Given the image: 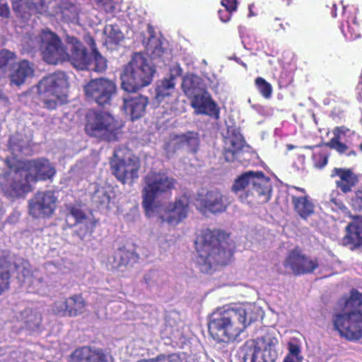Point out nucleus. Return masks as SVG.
<instances>
[{
	"mask_svg": "<svg viewBox=\"0 0 362 362\" xmlns=\"http://www.w3.org/2000/svg\"><path fill=\"white\" fill-rule=\"evenodd\" d=\"M194 245L197 262L203 272H208L214 264H228L235 248L229 234L217 228H202L197 232Z\"/></svg>",
	"mask_w": 362,
	"mask_h": 362,
	"instance_id": "f257e3e1",
	"label": "nucleus"
},
{
	"mask_svg": "<svg viewBox=\"0 0 362 362\" xmlns=\"http://www.w3.org/2000/svg\"><path fill=\"white\" fill-rule=\"evenodd\" d=\"M256 320L251 308L225 305L217 308L209 317V332L218 342L234 341Z\"/></svg>",
	"mask_w": 362,
	"mask_h": 362,
	"instance_id": "f03ea898",
	"label": "nucleus"
},
{
	"mask_svg": "<svg viewBox=\"0 0 362 362\" xmlns=\"http://www.w3.org/2000/svg\"><path fill=\"white\" fill-rule=\"evenodd\" d=\"M250 185V189L240 197L242 202L256 204L270 199L272 190L271 180L262 171L250 170L242 173L234 180L231 189L238 193Z\"/></svg>",
	"mask_w": 362,
	"mask_h": 362,
	"instance_id": "7ed1b4c3",
	"label": "nucleus"
},
{
	"mask_svg": "<svg viewBox=\"0 0 362 362\" xmlns=\"http://www.w3.org/2000/svg\"><path fill=\"white\" fill-rule=\"evenodd\" d=\"M156 67L141 53L136 52L120 75L121 87L128 93H135L153 81Z\"/></svg>",
	"mask_w": 362,
	"mask_h": 362,
	"instance_id": "20e7f679",
	"label": "nucleus"
},
{
	"mask_svg": "<svg viewBox=\"0 0 362 362\" xmlns=\"http://www.w3.org/2000/svg\"><path fill=\"white\" fill-rule=\"evenodd\" d=\"M361 302L362 294L352 291L346 301V310L334 316V327L341 337L348 339H358L362 337V313L357 309Z\"/></svg>",
	"mask_w": 362,
	"mask_h": 362,
	"instance_id": "39448f33",
	"label": "nucleus"
},
{
	"mask_svg": "<svg viewBox=\"0 0 362 362\" xmlns=\"http://www.w3.org/2000/svg\"><path fill=\"white\" fill-rule=\"evenodd\" d=\"M86 119L84 129L88 136L108 142L118 140L122 125L109 112L91 109Z\"/></svg>",
	"mask_w": 362,
	"mask_h": 362,
	"instance_id": "423d86ee",
	"label": "nucleus"
},
{
	"mask_svg": "<svg viewBox=\"0 0 362 362\" xmlns=\"http://www.w3.org/2000/svg\"><path fill=\"white\" fill-rule=\"evenodd\" d=\"M68 86L64 72L56 71L42 77L36 85L37 95L47 110H55L66 99L65 89Z\"/></svg>",
	"mask_w": 362,
	"mask_h": 362,
	"instance_id": "0eeeda50",
	"label": "nucleus"
},
{
	"mask_svg": "<svg viewBox=\"0 0 362 362\" xmlns=\"http://www.w3.org/2000/svg\"><path fill=\"white\" fill-rule=\"evenodd\" d=\"M145 182L142 206L146 215L153 216L158 209L155 203L156 198L170 192L175 187L176 180L163 173H150L146 176Z\"/></svg>",
	"mask_w": 362,
	"mask_h": 362,
	"instance_id": "6e6552de",
	"label": "nucleus"
},
{
	"mask_svg": "<svg viewBox=\"0 0 362 362\" xmlns=\"http://www.w3.org/2000/svg\"><path fill=\"white\" fill-rule=\"evenodd\" d=\"M278 339L270 333L247 341L241 348L244 362H275Z\"/></svg>",
	"mask_w": 362,
	"mask_h": 362,
	"instance_id": "1a4fd4ad",
	"label": "nucleus"
},
{
	"mask_svg": "<svg viewBox=\"0 0 362 362\" xmlns=\"http://www.w3.org/2000/svg\"><path fill=\"white\" fill-rule=\"evenodd\" d=\"M83 91L86 101L105 107L111 104L116 95L117 86L115 80L99 77L90 80L83 86Z\"/></svg>",
	"mask_w": 362,
	"mask_h": 362,
	"instance_id": "9d476101",
	"label": "nucleus"
},
{
	"mask_svg": "<svg viewBox=\"0 0 362 362\" xmlns=\"http://www.w3.org/2000/svg\"><path fill=\"white\" fill-rule=\"evenodd\" d=\"M122 149L115 150L110 161L112 175L122 184L127 183L128 180L133 182L139 177L140 161L128 151L122 153Z\"/></svg>",
	"mask_w": 362,
	"mask_h": 362,
	"instance_id": "9b49d317",
	"label": "nucleus"
},
{
	"mask_svg": "<svg viewBox=\"0 0 362 362\" xmlns=\"http://www.w3.org/2000/svg\"><path fill=\"white\" fill-rule=\"evenodd\" d=\"M39 37V49L47 63L57 64L65 62L67 52L62 40L56 33L49 30H43Z\"/></svg>",
	"mask_w": 362,
	"mask_h": 362,
	"instance_id": "f8f14e48",
	"label": "nucleus"
},
{
	"mask_svg": "<svg viewBox=\"0 0 362 362\" xmlns=\"http://www.w3.org/2000/svg\"><path fill=\"white\" fill-rule=\"evenodd\" d=\"M230 205L229 197L218 189L199 192L196 198V206L203 214H223Z\"/></svg>",
	"mask_w": 362,
	"mask_h": 362,
	"instance_id": "ddd939ff",
	"label": "nucleus"
},
{
	"mask_svg": "<svg viewBox=\"0 0 362 362\" xmlns=\"http://www.w3.org/2000/svg\"><path fill=\"white\" fill-rule=\"evenodd\" d=\"M28 181L20 172H6L0 176V189L6 197L15 200L32 191Z\"/></svg>",
	"mask_w": 362,
	"mask_h": 362,
	"instance_id": "4468645a",
	"label": "nucleus"
},
{
	"mask_svg": "<svg viewBox=\"0 0 362 362\" xmlns=\"http://www.w3.org/2000/svg\"><path fill=\"white\" fill-rule=\"evenodd\" d=\"M21 168L27 173L26 178L35 182L50 180L56 174L49 160L44 158L23 161Z\"/></svg>",
	"mask_w": 362,
	"mask_h": 362,
	"instance_id": "2eb2a0df",
	"label": "nucleus"
},
{
	"mask_svg": "<svg viewBox=\"0 0 362 362\" xmlns=\"http://www.w3.org/2000/svg\"><path fill=\"white\" fill-rule=\"evenodd\" d=\"M283 265L295 275H301L313 272L318 267V262L305 256L298 247H296L288 251Z\"/></svg>",
	"mask_w": 362,
	"mask_h": 362,
	"instance_id": "dca6fc26",
	"label": "nucleus"
},
{
	"mask_svg": "<svg viewBox=\"0 0 362 362\" xmlns=\"http://www.w3.org/2000/svg\"><path fill=\"white\" fill-rule=\"evenodd\" d=\"M189 199L186 194L177 197L174 202L168 204L166 209L161 210L159 217L162 223L169 225H177L188 215Z\"/></svg>",
	"mask_w": 362,
	"mask_h": 362,
	"instance_id": "f3484780",
	"label": "nucleus"
},
{
	"mask_svg": "<svg viewBox=\"0 0 362 362\" xmlns=\"http://www.w3.org/2000/svg\"><path fill=\"white\" fill-rule=\"evenodd\" d=\"M57 200L53 191L37 192L29 202L30 214L35 218L49 216L55 210Z\"/></svg>",
	"mask_w": 362,
	"mask_h": 362,
	"instance_id": "a211bd4d",
	"label": "nucleus"
},
{
	"mask_svg": "<svg viewBox=\"0 0 362 362\" xmlns=\"http://www.w3.org/2000/svg\"><path fill=\"white\" fill-rule=\"evenodd\" d=\"M139 257L136 252V245L130 240L124 243H119L114 255L108 259V265L112 269H119L129 264L135 263Z\"/></svg>",
	"mask_w": 362,
	"mask_h": 362,
	"instance_id": "6ab92c4d",
	"label": "nucleus"
},
{
	"mask_svg": "<svg viewBox=\"0 0 362 362\" xmlns=\"http://www.w3.org/2000/svg\"><path fill=\"white\" fill-rule=\"evenodd\" d=\"M199 146V136L197 132L188 131L176 134L167 144L166 151L174 154L180 150L185 149L189 153H196Z\"/></svg>",
	"mask_w": 362,
	"mask_h": 362,
	"instance_id": "aec40b11",
	"label": "nucleus"
},
{
	"mask_svg": "<svg viewBox=\"0 0 362 362\" xmlns=\"http://www.w3.org/2000/svg\"><path fill=\"white\" fill-rule=\"evenodd\" d=\"M330 177L338 178L335 181V186L344 194L351 192L359 182L358 175L351 168H334L331 171Z\"/></svg>",
	"mask_w": 362,
	"mask_h": 362,
	"instance_id": "412c9836",
	"label": "nucleus"
},
{
	"mask_svg": "<svg viewBox=\"0 0 362 362\" xmlns=\"http://www.w3.org/2000/svg\"><path fill=\"white\" fill-rule=\"evenodd\" d=\"M71 48L65 61L70 62L74 67L81 70L88 68L90 55L86 47L76 37L70 39Z\"/></svg>",
	"mask_w": 362,
	"mask_h": 362,
	"instance_id": "4be33fe9",
	"label": "nucleus"
},
{
	"mask_svg": "<svg viewBox=\"0 0 362 362\" xmlns=\"http://www.w3.org/2000/svg\"><path fill=\"white\" fill-rule=\"evenodd\" d=\"M191 105L197 115H208L216 119L219 118V107L207 92L194 95Z\"/></svg>",
	"mask_w": 362,
	"mask_h": 362,
	"instance_id": "5701e85b",
	"label": "nucleus"
},
{
	"mask_svg": "<svg viewBox=\"0 0 362 362\" xmlns=\"http://www.w3.org/2000/svg\"><path fill=\"white\" fill-rule=\"evenodd\" d=\"M35 64L33 62L27 59L20 60L13 66L9 75L11 85L21 86L35 76Z\"/></svg>",
	"mask_w": 362,
	"mask_h": 362,
	"instance_id": "b1692460",
	"label": "nucleus"
},
{
	"mask_svg": "<svg viewBox=\"0 0 362 362\" xmlns=\"http://www.w3.org/2000/svg\"><path fill=\"white\" fill-rule=\"evenodd\" d=\"M175 78L176 76L170 74L157 83L155 98L158 103L169 104L175 99Z\"/></svg>",
	"mask_w": 362,
	"mask_h": 362,
	"instance_id": "393cba45",
	"label": "nucleus"
},
{
	"mask_svg": "<svg viewBox=\"0 0 362 362\" xmlns=\"http://www.w3.org/2000/svg\"><path fill=\"white\" fill-rule=\"evenodd\" d=\"M148 99L144 95L129 97L123 99V109L129 114L132 120L141 117L146 111Z\"/></svg>",
	"mask_w": 362,
	"mask_h": 362,
	"instance_id": "a878e982",
	"label": "nucleus"
},
{
	"mask_svg": "<svg viewBox=\"0 0 362 362\" xmlns=\"http://www.w3.org/2000/svg\"><path fill=\"white\" fill-rule=\"evenodd\" d=\"M177 313L171 312L165 317V327L163 334L172 340L177 341L183 338V325L181 321H177Z\"/></svg>",
	"mask_w": 362,
	"mask_h": 362,
	"instance_id": "bb28decb",
	"label": "nucleus"
},
{
	"mask_svg": "<svg viewBox=\"0 0 362 362\" xmlns=\"http://www.w3.org/2000/svg\"><path fill=\"white\" fill-rule=\"evenodd\" d=\"M244 139L240 134H234L226 139L223 156L226 162H233L238 159L244 146Z\"/></svg>",
	"mask_w": 362,
	"mask_h": 362,
	"instance_id": "cd10ccee",
	"label": "nucleus"
},
{
	"mask_svg": "<svg viewBox=\"0 0 362 362\" xmlns=\"http://www.w3.org/2000/svg\"><path fill=\"white\" fill-rule=\"evenodd\" d=\"M57 8V14L60 15L63 22L69 23L78 21L80 10L71 0H60Z\"/></svg>",
	"mask_w": 362,
	"mask_h": 362,
	"instance_id": "c85d7f7f",
	"label": "nucleus"
},
{
	"mask_svg": "<svg viewBox=\"0 0 362 362\" xmlns=\"http://www.w3.org/2000/svg\"><path fill=\"white\" fill-rule=\"evenodd\" d=\"M291 202L294 211L304 219L314 213V204L308 194L292 196Z\"/></svg>",
	"mask_w": 362,
	"mask_h": 362,
	"instance_id": "c756f323",
	"label": "nucleus"
},
{
	"mask_svg": "<svg viewBox=\"0 0 362 362\" xmlns=\"http://www.w3.org/2000/svg\"><path fill=\"white\" fill-rule=\"evenodd\" d=\"M88 40L92 54L90 55L88 68H86V70L103 72L107 68V60L98 50L94 39L90 37Z\"/></svg>",
	"mask_w": 362,
	"mask_h": 362,
	"instance_id": "7c9ffc66",
	"label": "nucleus"
},
{
	"mask_svg": "<svg viewBox=\"0 0 362 362\" xmlns=\"http://www.w3.org/2000/svg\"><path fill=\"white\" fill-rule=\"evenodd\" d=\"M341 244L351 250L362 248V228H346Z\"/></svg>",
	"mask_w": 362,
	"mask_h": 362,
	"instance_id": "2f4dec72",
	"label": "nucleus"
},
{
	"mask_svg": "<svg viewBox=\"0 0 362 362\" xmlns=\"http://www.w3.org/2000/svg\"><path fill=\"white\" fill-rule=\"evenodd\" d=\"M6 255L7 252L0 250V294L9 286L11 264Z\"/></svg>",
	"mask_w": 362,
	"mask_h": 362,
	"instance_id": "473e14b6",
	"label": "nucleus"
},
{
	"mask_svg": "<svg viewBox=\"0 0 362 362\" xmlns=\"http://www.w3.org/2000/svg\"><path fill=\"white\" fill-rule=\"evenodd\" d=\"M201 78L194 74H187L182 78V90L187 97L196 95L200 88Z\"/></svg>",
	"mask_w": 362,
	"mask_h": 362,
	"instance_id": "72a5a7b5",
	"label": "nucleus"
},
{
	"mask_svg": "<svg viewBox=\"0 0 362 362\" xmlns=\"http://www.w3.org/2000/svg\"><path fill=\"white\" fill-rule=\"evenodd\" d=\"M91 200L94 206L98 209H108L111 197L105 187H98L93 192Z\"/></svg>",
	"mask_w": 362,
	"mask_h": 362,
	"instance_id": "f704fd0d",
	"label": "nucleus"
},
{
	"mask_svg": "<svg viewBox=\"0 0 362 362\" xmlns=\"http://www.w3.org/2000/svg\"><path fill=\"white\" fill-rule=\"evenodd\" d=\"M73 218L75 220L74 224H83V225H95L96 221L93 222L91 218L86 215L85 212L78 206L71 205L68 207V213L66 218Z\"/></svg>",
	"mask_w": 362,
	"mask_h": 362,
	"instance_id": "c9c22d12",
	"label": "nucleus"
},
{
	"mask_svg": "<svg viewBox=\"0 0 362 362\" xmlns=\"http://www.w3.org/2000/svg\"><path fill=\"white\" fill-rule=\"evenodd\" d=\"M68 304V316L75 317L84 312L86 303L80 295H74L66 299Z\"/></svg>",
	"mask_w": 362,
	"mask_h": 362,
	"instance_id": "e433bc0d",
	"label": "nucleus"
},
{
	"mask_svg": "<svg viewBox=\"0 0 362 362\" xmlns=\"http://www.w3.org/2000/svg\"><path fill=\"white\" fill-rule=\"evenodd\" d=\"M104 33L106 35L105 43L111 45H118L124 38L122 32L117 25H106L104 28Z\"/></svg>",
	"mask_w": 362,
	"mask_h": 362,
	"instance_id": "4c0bfd02",
	"label": "nucleus"
},
{
	"mask_svg": "<svg viewBox=\"0 0 362 362\" xmlns=\"http://www.w3.org/2000/svg\"><path fill=\"white\" fill-rule=\"evenodd\" d=\"M146 49L153 58H160L165 52L160 40L153 35L148 38L146 44Z\"/></svg>",
	"mask_w": 362,
	"mask_h": 362,
	"instance_id": "58836bf2",
	"label": "nucleus"
},
{
	"mask_svg": "<svg viewBox=\"0 0 362 362\" xmlns=\"http://www.w3.org/2000/svg\"><path fill=\"white\" fill-rule=\"evenodd\" d=\"M164 277V274L156 269H151L147 272L144 276V281L149 288L160 285Z\"/></svg>",
	"mask_w": 362,
	"mask_h": 362,
	"instance_id": "ea45409f",
	"label": "nucleus"
},
{
	"mask_svg": "<svg viewBox=\"0 0 362 362\" xmlns=\"http://www.w3.org/2000/svg\"><path fill=\"white\" fill-rule=\"evenodd\" d=\"M255 85L258 92L266 99H269L272 95V86L262 77H257Z\"/></svg>",
	"mask_w": 362,
	"mask_h": 362,
	"instance_id": "a19ab883",
	"label": "nucleus"
},
{
	"mask_svg": "<svg viewBox=\"0 0 362 362\" xmlns=\"http://www.w3.org/2000/svg\"><path fill=\"white\" fill-rule=\"evenodd\" d=\"M349 204L354 211L362 212V185L355 189Z\"/></svg>",
	"mask_w": 362,
	"mask_h": 362,
	"instance_id": "79ce46f5",
	"label": "nucleus"
},
{
	"mask_svg": "<svg viewBox=\"0 0 362 362\" xmlns=\"http://www.w3.org/2000/svg\"><path fill=\"white\" fill-rule=\"evenodd\" d=\"M312 158L313 160L314 167L320 170L327 165L328 163L329 154L326 151L320 150L314 152L313 153Z\"/></svg>",
	"mask_w": 362,
	"mask_h": 362,
	"instance_id": "37998d69",
	"label": "nucleus"
},
{
	"mask_svg": "<svg viewBox=\"0 0 362 362\" xmlns=\"http://www.w3.org/2000/svg\"><path fill=\"white\" fill-rule=\"evenodd\" d=\"M329 203L333 210L346 211L348 214H350V211L340 198L339 192L334 191L332 192L329 195Z\"/></svg>",
	"mask_w": 362,
	"mask_h": 362,
	"instance_id": "c03bdc74",
	"label": "nucleus"
},
{
	"mask_svg": "<svg viewBox=\"0 0 362 362\" xmlns=\"http://www.w3.org/2000/svg\"><path fill=\"white\" fill-rule=\"evenodd\" d=\"M90 348L83 346L76 349L71 356V362H88Z\"/></svg>",
	"mask_w": 362,
	"mask_h": 362,
	"instance_id": "a18cd8bd",
	"label": "nucleus"
},
{
	"mask_svg": "<svg viewBox=\"0 0 362 362\" xmlns=\"http://www.w3.org/2000/svg\"><path fill=\"white\" fill-rule=\"evenodd\" d=\"M16 59L15 52L8 49L0 50V66L6 70L7 66Z\"/></svg>",
	"mask_w": 362,
	"mask_h": 362,
	"instance_id": "49530a36",
	"label": "nucleus"
},
{
	"mask_svg": "<svg viewBox=\"0 0 362 362\" xmlns=\"http://www.w3.org/2000/svg\"><path fill=\"white\" fill-rule=\"evenodd\" d=\"M344 35L349 40H356L361 36V30L358 24L354 18L351 23H348L347 30L345 33L343 30Z\"/></svg>",
	"mask_w": 362,
	"mask_h": 362,
	"instance_id": "de8ad7c7",
	"label": "nucleus"
},
{
	"mask_svg": "<svg viewBox=\"0 0 362 362\" xmlns=\"http://www.w3.org/2000/svg\"><path fill=\"white\" fill-rule=\"evenodd\" d=\"M326 146L332 149H334L339 153L342 154L347 151L349 146L341 142V139L338 137H332L327 144Z\"/></svg>",
	"mask_w": 362,
	"mask_h": 362,
	"instance_id": "09e8293b",
	"label": "nucleus"
},
{
	"mask_svg": "<svg viewBox=\"0 0 362 362\" xmlns=\"http://www.w3.org/2000/svg\"><path fill=\"white\" fill-rule=\"evenodd\" d=\"M88 362H109L107 356L99 349H91Z\"/></svg>",
	"mask_w": 362,
	"mask_h": 362,
	"instance_id": "8fccbe9b",
	"label": "nucleus"
},
{
	"mask_svg": "<svg viewBox=\"0 0 362 362\" xmlns=\"http://www.w3.org/2000/svg\"><path fill=\"white\" fill-rule=\"evenodd\" d=\"M98 8L106 13H112L115 10L113 0H94Z\"/></svg>",
	"mask_w": 362,
	"mask_h": 362,
	"instance_id": "3c124183",
	"label": "nucleus"
},
{
	"mask_svg": "<svg viewBox=\"0 0 362 362\" xmlns=\"http://www.w3.org/2000/svg\"><path fill=\"white\" fill-rule=\"evenodd\" d=\"M53 311L57 315L68 316V304L66 303V299L56 302L53 307Z\"/></svg>",
	"mask_w": 362,
	"mask_h": 362,
	"instance_id": "603ef678",
	"label": "nucleus"
},
{
	"mask_svg": "<svg viewBox=\"0 0 362 362\" xmlns=\"http://www.w3.org/2000/svg\"><path fill=\"white\" fill-rule=\"evenodd\" d=\"M30 4L37 13H42L47 11L46 0H30Z\"/></svg>",
	"mask_w": 362,
	"mask_h": 362,
	"instance_id": "864d4df0",
	"label": "nucleus"
},
{
	"mask_svg": "<svg viewBox=\"0 0 362 362\" xmlns=\"http://www.w3.org/2000/svg\"><path fill=\"white\" fill-rule=\"evenodd\" d=\"M289 354L286 357L300 358H303L300 356V347L298 344L290 343L288 344Z\"/></svg>",
	"mask_w": 362,
	"mask_h": 362,
	"instance_id": "5fc2aeb1",
	"label": "nucleus"
},
{
	"mask_svg": "<svg viewBox=\"0 0 362 362\" xmlns=\"http://www.w3.org/2000/svg\"><path fill=\"white\" fill-rule=\"evenodd\" d=\"M349 131V129L345 126L336 127L332 131L334 134L333 137H338L342 139V136H346Z\"/></svg>",
	"mask_w": 362,
	"mask_h": 362,
	"instance_id": "6e6d98bb",
	"label": "nucleus"
},
{
	"mask_svg": "<svg viewBox=\"0 0 362 362\" xmlns=\"http://www.w3.org/2000/svg\"><path fill=\"white\" fill-rule=\"evenodd\" d=\"M4 163L9 170L8 172H19V168L16 165V160L13 158H6Z\"/></svg>",
	"mask_w": 362,
	"mask_h": 362,
	"instance_id": "4d7b16f0",
	"label": "nucleus"
},
{
	"mask_svg": "<svg viewBox=\"0 0 362 362\" xmlns=\"http://www.w3.org/2000/svg\"><path fill=\"white\" fill-rule=\"evenodd\" d=\"M221 3L228 11H235L237 8V0H221Z\"/></svg>",
	"mask_w": 362,
	"mask_h": 362,
	"instance_id": "13d9d810",
	"label": "nucleus"
},
{
	"mask_svg": "<svg viewBox=\"0 0 362 362\" xmlns=\"http://www.w3.org/2000/svg\"><path fill=\"white\" fill-rule=\"evenodd\" d=\"M233 11H228V9L219 10L218 11V17L222 22L226 23L230 21L231 18V13Z\"/></svg>",
	"mask_w": 362,
	"mask_h": 362,
	"instance_id": "bf43d9fd",
	"label": "nucleus"
},
{
	"mask_svg": "<svg viewBox=\"0 0 362 362\" xmlns=\"http://www.w3.org/2000/svg\"><path fill=\"white\" fill-rule=\"evenodd\" d=\"M0 0V17L7 18L10 16V9L8 4Z\"/></svg>",
	"mask_w": 362,
	"mask_h": 362,
	"instance_id": "052dcab7",
	"label": "nucleus"
},
{
	"mask_svg": "<svg viewBox=\"0 0 362 362\" xmlns=\"http://www.w3.org/2000/svg\"><path fill=\"white\" fill-rule=\"evenodd\" d=\"M349 214L352 221L346 226H362V215H351V213Z\"/></svg>",
	"mask_w": 362,
	"mask_h": 362,
	"instance_id": "680f3d73",
	"label": "nucleus"
},
{
	"mask_svg": "<svg viewBox=\"0 0 362 362\" xmlns=\"http://www.w3.org/2000/svg\"><path fill=\"white\" fill-rule=\"evenodd\" d=\"M23 0H12V8L15 12H21Z\"/></svg>",
	"mask_w": 362,
	"mask_h": 362,
	"instance_id": "e2e57ef3",
	"label": "nucleus"
},
{
	"mask_svg": "<svg viewBox=\"0 0 362 362\" xmlns=\"http://www.w3.org/2000/svg\"><path fill=\"white\" fill-rule=\"evenodd\" d=\"M169 361L170 362H186L182 360L180 357L176 354H172L169 356Z\"/></svg>",
	"mask_w": 362,
	"mask_h": 362,
	"instance_id": "0e129e2a",
	"label": "nucleus"
},
{
	"mask_svg": "<svg viewBox=\"0 0 362 362\" xmlns=\"http://www.w3.org/2000/svg\"><path fill=\"white\" fill-rule=\"evenodd\" d=\"M156 362H170L169 361V356H159L155 358Z\"/></svg>",
	"mask_w": 362,
	"mask_h": 362,
	"instance_id": "69168bd1",
	"label": "nucleus"
},
{
	"mask_svg": "<svg viewBox=\"0 0 362 362\" xmlns=\"http://www.w3.org/2000/svg\"><path fill=\"white\" fill-rule=\"evenodd\" d=\"M303 358H293L290 357H286L284 362H302Z\"/></svg>",
	"mask_w": 362,
	"mask_h": 362,
	"instance_id": "338daca9",
	"label": "nucleus"
},
{
	"mask_svg": "<svg viewBox=\"0 0 362 362\" xmlns=\"http://www.w3.org/2000/svg\"><path fill=\"white\" fill-rule=\"evenodd\" d=\"M303 358H293L290 357H286L284 362H302Z\"/></svg>",
	"mask_w": 362,
	"mask_h": 362,
	"instance_id": "774afa93",
	"label": "nucleus"
}]
</instances>
